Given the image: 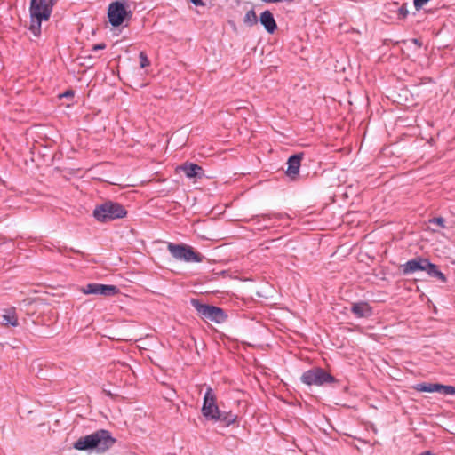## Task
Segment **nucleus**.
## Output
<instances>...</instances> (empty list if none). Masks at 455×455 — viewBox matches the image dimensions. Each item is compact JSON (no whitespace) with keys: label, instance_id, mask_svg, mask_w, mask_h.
I'll return each instance as SVG.
<instances>
[{"label":"nucleus","instance_id":"obj_1","mask_svg":"<svg viewBox=\"0 0 455 455\" xmlns=\"http://www.w3.org/2000/svg\"><path fill=\"white\" fill-rule=\"evenodd\" d=\"M201 411L207 420L220 421L226 426L234 424L237 419V416L232 411H225L219 408L217 396L210 387H207L204 393Z\"/></svg>","mask_w":455,"mask_h":455},{"label":"nucleus","instance_id":"obj_2","mask_svg":"<svg viewBox=\"0 0 455 455\" xmlns=\"http://www.w3.org/2000/svg\"><path fill=\"white\" fill-rule=\"evenodd\" d=\"M399 271L403 275H409L419 271H424L431 278L443 283L447 282L446 275L439 270L437 265L432 263L427 258L417 256L399 266Z\"/></svg>","mask_w":455,"mask_h":455},{"label":"nucleus","instance_id":"obj_3","mask_svg":"<svg viewBox=\"0 0 455 455\" xmlns=\"http://www.w3.org/2000/svg\"><path fill=\"white\" fill-rule=\"evenodd\" d=\"M116 443V439L106 429H99L91 435L80 437L74 448L78 451L96 449L99 452H104L110 449Z\"/></svg>","mask_w":455,"mask_h":455},{"label":"nucleus","instance_id":"obj_4","mask_svg":"<svg viewBox=\"0 0 455 455\" xmlns=\"http://www.w3.org/2000/svg\"><path fill=\"white\" fill-rule=\"evenodd\" d=\"M92 215L99 222L106 223L124 218L127 211L121 204L108 200L96 205Z\"/></svg>","mask_w":455,"mask_h":455},{"label":"nucleus","instance_id":"obj_5","mask_svg":"<svg viewBox=\"0 0 455 455\" xmlns=\"http://www.w3.org/2000/svg\"><path fill=\"white\" fill-rule=\"evenodd\" d=\"M190 304L196 310L197 315L204 321L222 323L228 318V315L222 308L213 305L204 304L198 299H191Z\"/></svg>","mask_w":455,"mask_h":455},{"label":"nucleus","instance_id":"obj_6","mask_svg":"<svg viewBox=\"0 0 455 455\" xmlns=\"http://www.w3.org/2000/svg\"><path fill=\"white\" fill-rule=\"evenodd\" d=\"M167 249L171 255L179 260H183L185 262H203L204 259V256L201 253L196 252L193 247L187 244H176L172 243H169L167 245Z\"/></svg>","mask_w":455,"mask_h":455},{"label":"nucleus","instance_id":"obj_7","mask_svg":"<svg viewBox=\"0 0 455 455\" xmlns=\"http://www.w3.org/2000/svg\"><path fill=\"white\" fill-rule=\"evenodd\" d=\"M302 383L307 386H323L337 382V379L321 367H314L306 371L300 377Z\"/></svg>","mask_w":455,"mask_h":455},{"label":"nucleus","instance_id":"obj_8","mask_svg":"<svg viewBox=\"0 0 455 455\" xmlns=\"http://www.w3.org/2000/svg\"><path fill=\"white\" fill-rule=\"evenodd\" d=\"M131 16V11H127L124 4L121 2H114L108 6V21L113 27L120 26L127 17Z\"/></svg>","mask_w":455,"mask_h":455},{"label":"nucleus","instance_id":"obj_9","mask_svg":"<svg viewBox=\"0 0 455 455\" xmlns=\"http://www.w3.org/2000/svg\"><path fill=\"white\" fill-rule=\"evenodd\" d=\"M80 291L86 295H102L105 297L115 296L119 292V289L116 285L102 283H88L83 286Z\"/></svg>","mask_w":455,"mask_h":455},{"label":"nucleus","instance_id":"obj_10","mask_svg":"<svg viewBox=\"0 0 455 455\" xmlns=\"http://www.w3.org/2000/svg\"><path fill=\"white\" fill-rule=\"evenodd\" d=\"M413 388L419 392L433 393L436 392L444 395H455V387L443 385L440 383L422 382L413 386Z\"/></svg>","mask_w":455,"mask_h":455},{"label":"nucleus","instance_id":"obj_11","mask_svg":"<svg viewBox=\"0 0 455 455\" xmlns=\"http://www.w3.org/2000/svg\"><path fill=\"white\" fill-rule=\"evenodd\" d=\"M52 12V6L46 0H31L29 12L30 17H41L48 20Z\"/></svg>","mask_w":455,"mask_h":455},{"label":"nucleus","instance_id":"obj_12","mask_svg":"<svg viewBox=\"0 0 455 455\" xmlns=\"http://www.w3.org/2000/svg\"><path fill=\"white\" fill-rule=\"evenodd\" d=\"M304 157L303 153H298L291 156L287 160L286 175L291 180H296L299 174L301 160Z\"/></svg>","mask_w":455,"mask_h":455},{"label":"nucleus","instance_id":"obj_13","mask_svg":"<svg viewBox=\"0 0 455 455\" xmlns=\"http://www.w3.org/2000/svg\"><path fill=\"white\" fill-rule=\"evenodd\" d=\"M351 312L357 318H369L373 315V309L366 301L355 302L351 306Z\"/></svg>","mask_w":455,"mask_h":455},{"label":"nucleus","instance_id":"obj_14","mask_svg":"<svg viewBox=\"0 0 455 455\" xmlns=\"http://www.w3.org/2000/svg\"><path fill=\"white\" fill-rule=\"evenodd\" d=\"M259 21L265 28L267 33L273 34L277 29V24L274 18L273 13L266 10L264 11L259 17Z\"/></svg>","mask_w":455,"mask_h":455},{"label":"nucleus","instance_id":"obj_15","mask_svg":"<svg viewBox=\"0 0 455 455\" xmlns=\"http://www.w3.org/2000/svg\"><path fill=\"white\" fill-rule=\"evenodd\" d=\"M180 168L188 178H201L204 175L203 168L196 164L185 163Z\"/></svg>","mask_w":455,"mask_h":455},{"label":"nucleus","instance_id":"obj_16","mask_svg":"<svg viewBox=\"0 0 455 455\" xmlns=\"http://www.w3.org/2000/svg\"><path fill=\"white\" fill-rule=\"evenodd\" d=\"M1 323L4 326H18V315L15 308L11 307L4 310Z\"/></svg>","mask_w":455,"mask_h":455},{"label":"nucleus","instance_id":"obj_17","mask_svg":"<svg viewBox=\"0 0 455 455\" xmlns=\"http://www.w3.org/2000/svg\"><path fill=\"white\" fill-rule=\"evenodd\" d=\"M43 20H44V19H41V17H30L29 30L35 36H40Z\"/></svg>","mask_w":455,"mask_h":455},{"label":"nucleus","instance_id":"obj_18","mask_svg":"<svg viewBox=\"0 0 455 455\" xmlns=\"http://www.w3.org/2000/svg\"><path fill=\"white\" fill-rule=\"evenodd\" d=\"M258 17L253 9L249 10L243 18V23L248 27H253L258 24Z\"/></svg>","mask_w":455,"mask_h":455},{"label":"nucleus","instance_id":"obj_19","mask_svg":"<svg viewBox=\"0 0 455 455\" xmlns=\"http://www.w3.org/2000/svg\"><path fill=\"white\" fill-rule=\"evenodd\" d=\"M140 59V67L141 68H144L146 67H148L150 65V60H148L147 54L145 52H140L139 54Z\"/></svg>","mask_w":455,"mask_h":455},{"label":"nucleus","instance_id":"obj_20","mask_svg":"<svg viewBox=\"0 0 455 455\" xmlns=\"http://www.w3.org/2000/svg\"><path fill=\"white\" fill-rule=\"evenodd\" d=\"M429 223L432 225H436L439 228H445V220L443 217H436L429 220Z\"/></svg>","mask_w":455,"mask_h":455},{"label":"nucleus","instance_id":"obj_21","mask_svg":"<svg viewBox=\"0 0 455 455\" xmlns=\"http://www.w3.org/2000/svg\"><path fill=\"white\" fill-rule=\"evenodd\" d=\"M409 14V11L407 9V4H403L402 6L398 9V15L401 19H405Z\"/></svg>","mask_w":455,"mask_h":455},{"label":"nucleus","instance_id":"obj_22","mask_svg":"<svg viewBox=\"0 0 455 455\" xmlns=\"http://www.w3.org/2000/svg\"><path fill=\"white\" fill-rule=\"evenodd\" d=\"M106 47H107L106 44L100 43V44H97L92 45V51L96 52L98 50H103Z\"/></svg>","mask_w":455,"mask_h":455},{"label":"nucleus","instance_id":"obj_23","mask_svg":"<svg viewBox=\"0 0 455 455\" xmlns=\"http://www.w3.org/2000/svg\"><path fill=\"white\" fill-rule=\"evenodd\" d=\"M196 6H204L205 3L203 0H189Z\"/></svg>","mask_w":455,"mask_h":455},{"label":"nucleus","instance_id":"obj_24","mask_svg":"<svg viewBox=\"0 0 455 455\" xmlns=\"http://www.w3.org/2000/svg\"><path fill=\"white\" fill-rule=\"evenodd\" d=\"M260 218L262 219V220L266 221V220H270L273 218H277V215L265 214V215L260 216Z\"/></svg>","mask_w":455,"mask_h":455},{"label":"nucleus","instance_id":"obj_25","mask_svg":"<svg viewBox=\"0 0 455 455\" xmlns=\"http://www.w3.org/2000/svg\"><path fill=\"white\" fill-rule=\"evenodd\" d=\"M74 96V92L72 90H68L66 91L62 95L61 97H66V98H68V97H73Z\"/></svg>","mask_w":455,"mask_h":455},{"label":"nucleus","instance_id":"obj_26","mask_svg":"<svg viewBox=\"0 0 455 455\" xmlns=\"http://www.w3.org/2000/svg\"><path fill=\"white\" fill-rule=\"evenodd\" d=\"M419 455H436V454L433 453L430 451H425L421 452Z\"/></svg>","mask_w":455,"mask_h":455},{"label":"nucleus","instance_id":"obj_27","mask_svg":"<svg viewBox=\"0 0 455 455\" xmlns=\"http://www.w3.org/2000/svg\"><path fill=\"white\" fill-rule=\"evenodd\" d=\"M412 42H413V44H417V45H419V46H420V45H421V43H420V42H419V39H417V38L412 39Z\"/></svg>","mask_w":455,"mask_h":455}]
</instances>
